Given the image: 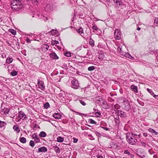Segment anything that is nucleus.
<instances>
[{
  "mask_svg": "<svg viewBox=\"0 0 158 158\" xmlns=\"http://www.w3.org/2000/svg\"><path fill=\"white\" fill-rule=\"evenodd\" d=\"M12 10L13 11H18L20 10L23 6L21 2L19 0H13L11 3Z\"/></svg>",
  "mask_w": 158,
  "mask_h": 158,
  "instance_id": "nucleus-1",
  "label": "nucleus"
},
{
  "mask_svg": "<svg viewBox=\"0 0 158 158\" xmlns=\"http://www.w3.org/2000/svg\"><path fill=\"white\" fill-rule=\"evenodd\" d=\"M126 139L129 143L134 145H135L137 141V139L136 137L133 135H131L130 133H127L126 134Z\"/></svg>",
  "mask_w": 158,
  "mask_h": 158,
  "instance_id": "nucleus-2",
  "label": "nucleus"
},
{
  "mask_svg": "<svg viewBox=\"0 0 158 158\" xmlns=\"http://www.w3.org/2000/svg\"><path fill=\"white\" fill-rule=\"evenodd\" d=\"M71 87L75 89H77L80 87L78 81L76 78H74L72 81Z\"/></svg>",
  "mask_w": 158,
  "mask_h": 158,
  "instance_id": "nucleus-3",
  "label": "nucleus"
},
{
  "mask_svg": "<svg viewBox=\"0 0 158 158\" xmlns=\"http://www.w3.org/2000/svg\"><path fill=\"white\" fill-rule=\"evenodd\" d=\"M118 51L120 53L121 55L123 56L127 57L129 58L132 59V58H133L128 53L124 52L122 50V47H119L117 49Z\"/></svg>",
  "mask_w": 158,
  "mask_h": 158,
  "instance_id": "nucleus-4",
  "label": "nucleus"
},
{
  "mask_svg": "<svg viewBox=\"0 0 158 158\" xmlns=\"http://www.w3.org/2000/svg\"><path fill=\"white\" fill-rule=\"evenodd\" d=\"M123 108L126 110L128 111L131 109V106L129 102L127 100H124L123 103Z\"/></svg>",
  "mask_w": 158,
  "mask_h": 158,
  "instance_id": "nucleus-5",
  "label": "nucleus"
},
{
  "mask_svg": "<svg viewBox=\"0 0 158 158\" xmlns=\"http://www.w3.org/2000/svg\"><path fill=\"white\" fill-rule=\"evenodd\" d=\"M18 116L19 118V119H18V120L17 121V122L19 121L21 119L24 120L27 118L26 116L25 113L21 111L19 112Z\"/></svg>",
  "mask_w": 158,
  "mask_h": 158,
  "instance_id": "nucleus-6",
  "label": "nucleus"
},
{
  "mask_svg": "<svg viewBox=\"0 0 158 158\" xmlns=\"http://www.w3.org/2000/svg\"><path fill=\"white\" fill-rule=\"evenodd\" d=\"M53 6L52 4H47L44 7V10L46 12H50L53 10Z\"/></svg>",
  "mask_w": 158,
  "mask_h": 158,
  "instance_id": "nucleus-7",
  "label": "nucleus"
},
{
  "mask_svg": "<svg viewBox=\"0 0 158 158\" xmlns=\"http://www.w3.org/2000/svg\"><path fill=\"white\" fill-rule=\"evenodd\" d=\"M121 32L118 29L115 30L114 32V36L115 39L119 40L121 38Z\"/></svg>",
  "mask_w": 158,
  "mask_h": 158,
  "instance_id": "nucleus-8",
  "label": "nucleus"
},
{
  "mask_svg": "<svg viewBox=\"0 0 158 158\" xmlns=\"http://www.w3.org/2000/svg\"><path fill=\"white\" fill-rule=\"evenodd\" d=\"M32 139L34 140V141H35V143H38L40 142V140L38 136L36 135V134L34 133L32 134Z\"/></svg>",
  "mask_w": 158,
  "mask_h": 158,
  "instance_id": "nucleus-9",
  "label": "nucleus"
},
{
  "mask_svg": "<svg viewBox=\"0 0 158 158\" xmlns=\"http://www.w3.org/2000/svg\"><path fill=\"white\" fill-rule=\"evenodd\" d=\"M38 85L40 88L42 90L44 89L45 86L44 85V83L42 81H38Z\"/></svg>",
  "mask_w": 158,
  "mask_h": 158,
  "instance_id": "nucleus-10",
  "label": "nucleus"
},
{
  "mask_svg": "<svg viewBox=\"0 0 158 158\" xmlns=\"http://www.w3.org/2000/svg\"><path fill=\"white\" fill-rule=\"evenodd\" d=\"M118 114L120 117L122 118H125L127 116L126 113L122 111L118 110Z\"/></svg>",
  "mask_w": 158,
  "mask_h": 158,
  "instance_id": "nucleus-11",
  "label": "nucleus"
},
{
  "mask_svg": "<svg viewBox=\"0 0 158 158\" xmlns=\"http://www.w3.org/2000/svg\"><path fill=\"white\" fill-rule=\"evenodd\" d=\"M50 57L54 59H58L59 57L55 52H52L50 54Z\"/></svg>",
  "mask_w": 158,
  "mask_h": 158,
  "instance_id": "nucleus-12",
  "label": "nucleus"
},
{
  "mask_svg": "<svg viewBox=\"0 0 158 158\" xmlns=\"http://www.w3.org/2000/svg\"><path fill=\"white\" fill-rule=\"evenodd\" d=\"M49 48V46L47 44H43L42 46V50L44 52L47 51Z\"/></svg>",
  "mask_w": 158,
  "mask_h": 158,
  "instance_id": "nucleus-13",
  "label": "nucleus"
},
{
  "mask_svg": "<svg viewBox=\"0 0 158 158\" xmlns=\"http://www.w3.org/2000/svg\"><path fill=\"white\" fill-rule=\"evenodd\" d=\"M130 88L131 90L135 93H138L137 87L134 85H131Z\"/></svg>",
  "mask_w": 158,
  "mask_h": 158,
  "instance_id": "nucleus-14",
  "label": "nucleus"
},
{
  "mask_svg": "<svg viewBox=\"0 0 158 158\" xmlns=\"http://www.w3.org/2000/svg\"><path fill=\"white\" fill-rule=\"evenodd\" d=\"M47 151V149L46 147H42L39 148L37 152H45Z\"/></svg>",
  "mask_w": 158,
  "mask_h": 158,
  "instance_id": "nucleus-15",
  "label": "nucleus"
},
{
  "mask_svg": "<svg viewBox=\"0 0 158 158\" xmlns=\"http://www.w3.org/2000/svg\"><path fill=\"white\" fill-rule=\"evenodd\" d=\"M53 117L56 119H59L61 118V115L59 113H55L53 114Z\"/></svg>",
  "mask_w": 158,
  "mask_h": 158,
  "instance_id": "nucleus-16",
  "label": "nucleus"
},
{
  "mask_svg": "<svg viewBox=\"0 0 158 158\" xmlns=\"http://www.w3.org/2000/svg\"><path fill=\"white\" fill-rule=\"evenodd\" d=\"M14 131L17 133H19L20 131V128L17 125H14L13 127Z\"/></svg>",
  "mask_w": 158,
  "mask_h": 158,
  "instance_id": "nucleus-17",
  "label": "nucleus"
},
{
  "mask_svg": "<svg viewBox=\"0 0 158 158\" xmlns=\"http://www.w3.org/2000/svg\"><path fill=\"white\" fill-rule=\"evenodd\" d=\"M77 31L83 37L82 34H83V28L81 27H80L79 29L77 30Z\"/></svg>",
  "mask_w": 158,
  "mask_h": 158,
  "instance_id": "nucleus-18",
  "label": "nucleus"
},
{
  "mask_svg": "<svg viewBox=\"0 0 158 158\" xmlns=\"http://www.w3.org/2000/svg\"><path fill=\"white\" fill-rule=\"evenodd\" d=\"M50 32L51 33V34L52 35H54L55 36H57L58 35V32L56 30L52 29L50 31Z\"/></svg>",
  "mask_w": 158,
  "mask_h": 158,
  "instance_id": "nucleus-19",
  "label": "nucleus"
},
{
  "mask_svg": "<svg viewBox=\"0 0 158 158\" xmlns=\"http://www.w3.org/2000/svg\"><path fill=\"white\" fill-rule=\"evenodd\" d=\"M152 134H154L155 135H157L158 134V132H157L154 129L150 128L148 130Z\"/></svg>",
  "mask_w": 158,
  "mask_h": 158,
  "instance_id": "nucleus-20",
  "label": "nucleus"
},
{
  "mask_svg": "<svg viewBox=\"0 0 158 158\" xmlns=\"http://www.w3.org/2000/svg\"><path fill=\"white\" fill-rule=\"evenodd\" d=\"M39 135L41 137L44 138L46 136L47 134L45 132L42 131L40 132Z\"/></svg>",
  "mask_w": 158,
  "mask_h": 158,
  "instance_id": "nucleus-21",
  "label": "nucleus"
},
{
  "mask_svg": "<svg viewBox=\"0 0 158 158\" xmlns=\"http://www.w3.org/2000/svg\"><path fill=\"white\" fill-rule=\"evenodd\" d=\"M89 44L92 47L94 46V41L91 39V37L89 39Z\"/></svg>",
  "mask_w": 158,
  "mask_h": 158,
  "instance_id": "nucleus-22",
  "label": "nucleus"
},
{
  "mask_svg": "<svg viewBox=\"0 0 158 158\" xmlns=\"http://www.w3.org/2000/svg\"><path fill=\"white\" fill-rule=\"evenodd\" d=\"M19 141L21 143H25L26 142V139L24 137H22L20 138L19 139Z\"/></svg>",
  "mask_w": 158,
  "mask_h": 158,
  "instance_id": "nucleus-23",
  "label": "nucleus"
},
{
  "mask_svg": "<svg viewBox=\"0 0 158 158\" xmlns=\"http://www.w3.org/2000/svg\"><path fill=\"white\" fill-rule=\"evenodd\" d=\"M57 139V141L59 142H62L64 140V138L61 136L58 137Z\"/></svg>",
  "mask_w": 158,
  "mask_h": 158,
  "instance_id": "nucleus-24",
  "label": "nucleus"
},
{
  "mask_svg": "<svg viewBox=\"0 0 158 158\" xmlns=\"http://www.w3.org/2000/svg\"><path fill=\"white\" fill-rule=\"evenodd\" d=\"M54 150L56 153H59L60 152V150L59 148L57 146H55L53 147Z\"/></svg>",
  "mask_w": 158,
  "mask_h": 158,
  "instance_id": "nucleus-25",
  "label": "nucleus"
},
{
  "mask_svg": "<svg viewBox=\"0 0 158 158\" xmlns=\"http://www.w3.org/2000/svg\"><path fill=\"white\" fill-rule=\"evenodd\" d=\"M9 32L13 35H15L16 34V32L15 30L12 29H10L9 30Z\"/></svg>",
  "mask_w": 158,
  "mask_h": 158,
  "instance_id": "nucleus-26",
  "label": "nucleus"
},
{
  "mask_svg": "<svg viewBox=\"0 0 158 158\" xmlns=\"http://www.w3.org/2000/svg\"><path fill=\"white\" fill-rule=\"evenodd\" d=\"M13 60L12 58H8L6 60V62L7 63L10 64L12 62Z\"/></svg>",
  "mask_w": 158,
  "mask_h": 158,
  "instance_id": "nucleus-27",
  "label": "nucleus"
},
{
  "mask_svg": "<svg viewBox=\"0 0 158 158\" xmlns=\"http://www.w3.org/2000/svg\"><path fill=\"white\" fill-rule=\"evenodd\" d=\"M88 122L91 124H96V122L93 119L89 118L88 120Z\"/></svg>",
  "mask_w": 158,
  "mask_h": 158,
  "instance_id": "nucleus-28",
  "label": "nucleus"
},
{
  "mask_svg": "<svg viewBox=\"0 0 158 158\" xmlns=\"http://www.w3.org/2000/svg\"><path fill=\"white\" fill-rule=\"evenodd\" d=\"M6 125L5 122L4 121H0V127H2Z\"/></svg>",
  "mask_w": 158,
  "mask_h": 158,
  "instance_id": "nucleus-29",
  "label": "nucleus"
},
{
  "mask_svg": "<svg viewBox=\"0 0 158 158\" xmlns=\"http://www.w3.org/2000/svg\"><path fill=\"white\" fill-rule=\"evenodd\" d=\"M3 110L4 112V114H8V113L9 112V109L7 108H5L3 109Z\"/></svg>",
  "mask_w": 158,
  "mask_h": 158,
  "instance_id": "nucleus-30",
  "label": "nucleus"
},
{
  "mask_svg": "<svg viewBox=\"0 0 158 158\" xmlns=\"http://www.w3.org/2000/svg\"><path fill=\"white\" fill-rule=\"evenodd\" d=\"M18 74V72L16 71H12L10 73V74L12 76H14L17 75Z\"/></svg>",
  "mask_w": 158,
  "mask_h": 158,
  "instance_id": "nucleus-31",
  "label": "nucleus"
},
{
  "mask_svg": "<svg viewBox=\"0 0 158 158\" xmlns=\"http://www.w3.org/2000/svg\"><path fill=\"white\" fill-rule=\"evenodd\" d=\"M115 123L116 124L119 125L120 123V121L118 116V118H115Z\"/></svg>",
  "mask_w": 158,
  "mask_h": 158,
  "instance_id": "nucleus-32",
  "label": "nucleus"
},
{
  "mask_svg": "<svg viewBox=\"0 0 158 158\" xmlns=\"http://www.w3.org/2000/svg\"><path fill=\"white\" fill-rule=\"evenodd\" d=\"M44 107L45 109H47L48 108L50 107V105L49 103L48 102H46L44 105Z\"/></svg>",
  "mask_w": 158,
  "mask_h": 158,
  "instance_id": "nucleus-33",
  "label": "nucleus"
},
{
  "mask_svg": "<svg viewBox=\"0 0 158 158\" xmlns=\"http://www.w3.org/2000/svg\"><path fill=\"white\" fill-rule=\"evenodd\" d=\"M136 154L137 155V156L140 157V158L143 156L144 155V154L143 153H139L138 151H137Z\"/></svg>",
  "mask_w": 158,
  "mask_h": 158,
  "instance_id": "nucleus-34",
  "label": "nucleus"
},
{
  "mask_svg": "<svg viewBox=\"0 0 158 158\" xmlns=\"http://www.w3.org/2000/svg\"><path fill=\"white\" fill-rule=\"evenodd\" d=\"M30 145L32 147H33L35 146V142L32 140H31L29 143Z\"/></svg>",
  "mask_w": 158,
  "mask_h": 158,
  "instance_id": "nucleus-35",
  "label": "nucleus"
},
{
  "mask_svg": "<svg viewBox=\"0 0 158 158\" xmlns=\"http://www.w3.org/2000/svg\"><path fill=\"white\" fill-rule=\"evenodd\" d=\"M95 69V68L94 66H91L88 68V70L89 71H92L94 70Z\"/></svg>",
  "mask_w": 158,
  "mask_h": 158,
  "instance_id": "nucleus-36",
  "label": "nucleus"
},
{
  "mask_svg": "<svg viewBox=\"0 0 158 158\" xmlns=\"http://www.w3.org/2000/svg\"><path fill=\"white\" fill-rule=\"evenodd\" d=\"M15 46L17 49H19L20 48L19 42H16L15 43Z\"/></svg>",
  "mask_w": 158,
  "mask_h": 158,
  "instance_id": "nucleus-37",
  "label": "nucleus"
},
{
  "mask_svg": "<svg viewBox=\"0 0 158 158\" xmlns=\"http://www.w3.org/2000/svg\"><path fill=\"white\" fill-rule=\"evenodd\" d=\"M64 55L68 57L71 56V53L69 52H66L64 53Z\"/></svg>",
  "mask_w": 158,
  "mask_h": 158,
  "instance_id": "nucleus-38",
  "label": "nucleus"
},
{
  "mask_svg": "<svg viewBox=\"0 0 158 158\" xmlns=\"http://www.w3.org/2000/svg\"><path fill=\"white\" fill-rule=\"evenodd\" d=\"M154 23L156 26H158V18H155Z\"/></svg>",
  "mask_w": 158,
  "mask_h": 158,
  "instance_id": "nucleus-39",
  "label": "nucleus"
},
{
  "mask_svg": "<svg viewBox=\"0 0 158 158\" xmlns=\"http://www.w3.org/2000/svg\"><path fill=\"white\" fill-rule=\"evenodd\" d=\"M147 90L149 92L151 95L153 96V95H154V94L152 90L148 88L147 89Z\"/></svg>",
  "mask_w": 158,
  "mask_h": 158,
  "instance_id": "nucleus-40",
  "label": "nucleus"
},
{
  "mask_svg": "<svg viewBox=\"0 0 158 158\" xmlns=\"http://www.w3.org/2000/svg\"><path fill=\"white\" fill-rule=\"evenodd\" d=\"M59 44V42L56 40H52V44L53 45L55 44Z\"/></svg>",
  "mask_w": 158,
  "mask_h": 158,
  "instance_id": "nucleus-41",
  "label": "nucleus"
},
{
  "mask_svg": "<svg viewBox=\"0 0 158 158\" xmlns=\"http://www.w3.org/2000/svg\"><path fill=\"white\" fill-rule=\"evenodd\" d=\"M92 28L93 30L95 31H97L99 29L98 27L96 25H93L92 27Z\"/></svg>",
  "mask_w": 158,
  "mask_h": 158,
  "instance_id": "nucleus-42",
  "label": "nucleus"
},
{
  "mask_svg": "<svg viewBox=\"0 0 158 158\" xmlns=\"http://www.w3.org/2000/svg\"><path fill=\"white\" fill-rule=\"evenodd\" d=\"M88 136L89 137V139L91 140H93L95 139L94 137L91 135H88Z\"/></svg>",
  "mask_w": 158,
  "mask_h": 158,
  "instance_id": "nucleus-43",
  "label": "nucleus"
},
{
  "mask_svg": "<svg viewBox=\"0 0 158 158\" xmlns=\"http://www.w3.org/2000/svg\"><path fill=\"white\" fill-rule=\"evenodd\" d=\"M38 2V0H31V2L35 5H37Z\"/></svg>",
  "mask_w": 158,
  "mask_h": 158,
  "instance_id": "nucleus-44",
  "label": "nucleus"
},
{
  "mask_svg": "<svg viewBox=\"0 0 158 158\" xmlns=\"http://www.w3.org/2000/svg\"><path fill=\"white\" fill-rule=\"evenodd\" d=\"M103 56L104 55L103 54H100L98 56V58L100 60H102L103 59Z\"/></svg>",
  "mask_w": 158,
  "mask_h": 158,
  "instance_id": "nucleus-45",
  "label": "nucleus"
},
{
  "mask_svg": "<svg viewBox=\"0 0 158 158\" xmlns=\"http://www.w3.org/2000/svg\"><path fill=\"white\" fill-rule=\"evenodd\" d=\"M79 102L82 105L85 106L86 105L85 102L82 100H79Z\"/></svg>",
  "mask_w": 158,
  "mask_h": 158,
  "instance_id": "nucleus-46",
  "label": "nucleus"
},
{
  "mask_svg": "<svg viewBox=\"0 0 158 158\" xmlns=\"http://www.w3.org/2000/svg\"><path fill=\"white\" fill-rule=\"evenodd\" d=\"M95 114L97 115L98 117H100V116L101 115V114L99 112H95Z\"/></svg>",
  "mask_w": 158,
  "mask_h": 158,
  "instance_id": "nucleus-47",
  "label": "nucleus"
},
{
  "mask_svg": "<svg viewBox=\"0 0 158 158\" xmlns=\"http://www.w3.org/2000/svg\"><path fill=\"white\" fill-rule=\"evenodd\" d=\"M94 133L95 134V135L97 136H98V137H100L101 136V134L99 133L98 132H97L96 131H95V132H94Z\"/></svg>",
  "mask_w": 158,
  "mask_h": 158,
  "instance_id": "nucleus-48",
  "label": "nucleus"
},
{
  "mask_svg": "<svg viewBox=\"0 0 158 158\" xmlns=\"http://www.w3.org/2000/svg\"><path fill=\"white\" fill-rule=\"evenodd\" d=\"M1 80L3 81L4 82L6 81L7 80V79L6 78H4V77H1Z\"/></svg>",
  "mask_w": 158,
  "mask_h": 158,
  "instance_id": "nucleus-49",
  "label": "nucleus"
},
{
  "mask_svg": "<svg viewBox=\"0 0 158 158\" xmlns=\"http://www.w3.org/2000/svg\"><path fill=\"white\" fill-rule=\"evenodd\" d=\"M124 153L125 154H127L129 155L131 154L130 152L127 150H125Z\"/></svg>",
  "mask_w": 158,
  "mask_h": 158,
  "instance_id": "nucleus-50",
  "label": "nucleus"
},
{
  "mask_svg": "<svg viewBox=\"0 0 158 158\" xmlns=\"http://www.w3.org/2000/svg\"><path fill=\"white\" fill-rule=\"evenodd\" d=\"M73 142L74 143H76L77 142L78 139H77L75 138H73Z\"/></svg>",
  "mask_w": 158,
  "mask_h": 158,
  "instance_id": "nucleus-51",
  "label": "nucleus"
},
{
  "mask_svg": "<svg viewBox=\"0 0 158 158\" xmlns=\"http://www.w3.org/2000/svg\"><path fill=\"white\" fill-rule=\"evenodd\" d=\"M108 100L110 102L114 101V99H111L110 97H108Z\"/></svg>",
  "mask_w": 158,
  "mask_h": 158,
  "instance_id": "nucleus-52",
  "label": "nucleus"
},
{
  "mask_svg": "<svg viewBox=\"0 0 158 158\" xmlns=\"http://www.w3.org/2000/svg\"><path fill=\"white\" fill-rule=\"evenodd\" d=\"M90 52H87V55L88 56H89V57H89V59H90V58L92 57V56H91L90 55Z\"/></svg>",
  "mask_w": 158,
  "mask_h": 158,
  "instance_id": "nucleus-53",
  "label": "nucleus"
},
{
  "mask_svg": "<svg viewBox=\"0 0 158 158\" xmlns=\"http://www.w3.org/2000/svg\"><path fill=\"white\" fill-rule=\"evenodd\" d=\"M142 145L144 147H145L146 146V144L144 142H141V143Z\"/></svg>",
  "mask_w": 158,
  "mask_h": 158,
  "instance_id": "nucleus-54",
  "label": "nucleus"
},
{
  "mask_svg": "<svg viewBox=\"0 0 158 158\" xmlns=\"http://www.w3.org/2000/svg\"><path fill=\"white\" fill-rule=\"evenodd\" d=\"M96 157L98 158H103V157L102 156L99 154L97 155Z\"/></svg>",
  "mask_w": 158,
  "mask_h": 158,
  "instance_id": "nucleus-55",
  "label": "nucleus"
},
{
  "mask_svg": "<svg viewBox=\"0 0 158 158\" xmlns=\"http://www.w3.org/2000/svg\"><path fill=\"white\" fill-rule=\"evenodd\" d=\"M64 94L62 93H60L59 94V96L60 97H64Z\"/></svg>",
  "mask_w": 158,
  "mask_h": 158,
  "instance_id": "nucleus-56",
  "label": "nucleus"
},
{
  "mask_svg": "<svg viewBox=\"0 0 158 158\" xmlns=\"http://www.w3.org/2000/svg\"><path fill=\"white\" fill-rule=\"evenodd\" d=\"M122 2L118 1V6H120L122 5Z\"/></svg>",
  "mask_w": 158,
  "mask_h": 158,
  "instance_id": "nucleus-57",
  "label": "nucleus"
},
{
  "mask_svg": "<svg viewBox=\"0 0 158 158\" xmlns=\"http://www.w3.org/2000/svg\"><path fill=\"white\" fill-rule=\"evenodd\" d=\"M102 127V128L103 129L105 130L106 131H108V130H109V128H106V127Z\"/></svg>",
  "mask_w": 158,
  "mask_h": 158,
  "instance_id": "nucleus-58",
  "label": "nucleus"
},
{
  "mask_svg": "<svg viewBox=\"0 0 158 158\" xmlns=\"http://www.w3.org/2000/svg\"><path fill=\"white\" fill-rule=\"evenodd\" d=\"M139 104L141 106H143L144 105V103L143 102H139Z\"/></svg>",
  "mask_w": 158,
  "mask_h": 158,
  "instance_id": "nucleus-59",
  "label": "nucleus"
},
{
  "mask_svg": "<svg viewBox=\"0 0 158 158\" xmlns=\"http://www.w3.org/2000/svg\"><path fill=\"white\" fill-rule=\"evenodd\" d=\"M153 96L155 98L158 99V95H156L154 94Z\"/></svg>",
  "mask_w": 158,
  "mask_h": 158,
  "instance_id": "nucleus-60",
  "label": "nucleus"
},
{
  "mask_svg": "<svg viewBox=\"0 0 158 158\" xmlns=\"http://www.w3.org/2000/svg\"><path fill=\"white\" fill-rule=\"evenodd\" d=\"M114 2L117 3V5H118V2L119 0H113Z\"/></svg>",
  "mask_w": 158,
  "mask_h": 158,
  "instance_id": "nucleus-61",
  "label": "nucleus"
},
{
  "mask_svg": "<svg viewBox=\"0 0 158 158\" xmlns=\"http://www.w3.org/2000/svg\"><path fill=\"white\" fill-rule=\"evenodd\" d=\"M143 135L145 137H147L148 135L147 133H144L143 134Z\"/></svg>",
  "mask_w": 158,
  "mask_h": 158,
  "instance_id": "nucleus-62",
  "label": "nucleus"
},
{
  "mask_svg": "<svg viewBox=\"0 0 158 158\" xmlns=\"http://www.w3.org/2000/svg\"><path fill=\"white\" fill-rule=\"evenodd\" d=\"M26 42H27V43H29L30 42V40L28 39V38H27V40H26Z\"/></svg>",
  "mask_w": 158,
  "mask_h": 158,
  "instance_id": "nucleus-63",
  "label": "nucleus"
},
{
  "mask_svg": "<svg viewBox=\"0 0 158 158\" xmlns=\"http://www.w3.org/2000/svg\"><path fill=\"white\" fill-rule=\"evenodd\" d=\"M153 52H154V53L156 52V53H158V50H153Z\"/></svg>",
  "mask_w": 158,
  "mask_h": 158,
  "instance_id": "nucleus-64",
  "label": "nucleus"
}]
</instances>
